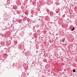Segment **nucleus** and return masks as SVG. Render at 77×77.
I'll return each instance as SVG.
<instances>
[{"instance_id": "obj_1", "label": "nucleus", "mask_w": 77, "mask_h": 77, "mask_svg": "<svg viewBox=\"0 0 77 77\" xmlns=\"http://www.w3.org/2000/svg\"><path fill=\"white\" fill-rule=\"evenodd\" d=\"M25 28H27L29 27V25H26L25 26Z\"/></svg>"}, {"instance_id": "obj_2", "label": "nucleus", "mask_w": 77, "mask_h": 77, "mask_svg": "<svg viewBox=\"0 0 77 77\" xmlns=\"http://www.w3.org/2000/svg\"><path fill=\"white\" fill-rule=\"evenodd\" d=\"M24 34V32L23 31H22L21 32V33H20V35L21 36H22V35H23V34Z\"/></svg>"}, {"instance_id": "obj_3", "label": "nucleus", "mask_w": 77, "mask_h": 77, "mask_svg": "<svg viewBox=\"0 0 77 77\" xmlns=\"http://www.w3.org/2000/svg\"><path fill=\"white\" fill-rule=\"evenodd\" d=\"M75 29V28L74 27H73L72 29H71V31H73V30H74V29Z\"/></svg>"}, {"instance_id": "obj_4", "label": "nucleus", "mask_w": 77, "mask_h": 77, "mask_svg": "<svg viewBox=\"0 0 77 77\" xmlns=\"http://www.w3.org/2000/svg\"><path fill=\"white\" fill-rule=\"evenodd\" d=\"M72 71L74 72H75V69H74L72 70Z\"/></svg>"}, {"instance_id": "obj_5", "label": "nucleus", "mask_w": 77, "mask_h": 77, "mask_svg": "<svg viewBox=\"0 0 77 77\" xmlns=\"http://www.w3.org/2000/svg\"><path fill=\"white\" fill-rule=\"evenodd\" d=\"M64 41H65V39L62 38V42H64Z\"/></svg>"}, {"instance_id": "obj_6", "label": "nucleus", "mask_w": 77, "mask_h": 77, "mask_svg": "<svg viewBox=\"0 0 77 77\" xmlns=\"http://www.w3.org/2000/svg\"><path fill=\"white\" fill-rule=\"evenodd\" d=\"M19 23H21V22H20V20H19Z\"/></svg>"}, {"instance_id": "obj_7", "label": "nucleus", "mask_w": 77, "mask_h": 77, "mask_svg": "<svg viewBox=\"0 0 77 77\" xmlns=\"http://www.w3.org/2000/svg\"><path fill=\"white\" fill-rule=\"evenodd\" d=\"M38 20H40V19H38Z\"/></svg>"}, {"instance_id": "obj_8", "label": "nucleus", "mask_w": 77, "mask_h": 77, "mask_svg": "<svg viewBox=\"0 0 77 77\" xmlns=\"http://www.w3.org/2000/svg\"><path fill=\"white\" fill-rule=\"evenodd\" d=\"M35 27H36V26L35 25Z\"/></svg>"}, {"instance_id": "obj_9", "label": "nucleus", "mask_w": 77, "mask_h": 77, "mask_svg": "<svg viewBox=\"0 0 77 77\" xmlns=\"http://www.w3.org/2000/svg\"><path fill=\"white\" fill-rule=\"evenodd\" d=\"M36 27H38L37 26H36Z\"/></svg>"}]
</instances>
